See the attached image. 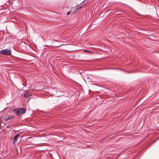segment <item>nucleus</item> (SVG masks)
<instances>
[{
	"instance_id": "obj_1",
	"label": "nucleus",
	"mask_w": 159,
	"mask_h": 159,
	"mask_svg": "<svg viewBox=\"0 0 159 159\" xmlns=\"http://www.w3.org/2000/svg\"><path fill=\"white\" fill-rule=\"evenodd\" d=\"M26 109L25 108H16L13 109L12 111L17 116L25 114L26 112Z\"/></svg>"
},
{
	"instance_id": "obj_2",
	"label": "nucleus",
	"mask_w": 159,
	"mask_h": 159,
	"mask_svg": "<svg viewBox=\"0 0 159 159\" xmlns=\"http://www.w3.org/2000/svg\"><path fill=\"white\" fill-rule=\"evenodd\" d=\"M0 53L2 55L9 56L11 54V51L8 49H4L1 50L0 51Z\"/></svg>"
},
{
	"instance_id": "obj_3",
	"label": "nucleus",
	"mask_w": 159,
	"mask_h": 159,
	"mask_svg": "<svg viewBox=\"0 0 159 159\" xmlns=\"http://www.w3.org/2000/svg\"><path fill=\"white\" fill-rule=\"evenodd\" d=\"M19 136V134H17L14 136L12 140V143L13 144H15V143L16 141L17 138Z\"/></svg>"
},
{
	"instance_id": "obj_4",
	"label": "nucleus",
	"mask_w": 159,
	"mask_h": 159,
	"mask_svg": "<svg viewBox=\"0 0 159 159\" xmlns=\"http://www.w3.org/2000/svg\"><path fill=\"white\" fill-rule=\"evenodd\" d=\"M31 95L30 93H25L24 95V96L25 97H26V98H30L31 97Z\"/></svg>"
},
{
	"instance_id": "obj_5",
	"label": "nucleus",
	"mask_w": 159,
	"mask_h": 159,
	"mask_svg": "<svg viewBox=\"0 0 159 159\" xmlns=\"http://www.w3.org/2000/svg\"><path fill=\"white\" fill-rule=\"evenodd\" d=\"M13 118H14V116L12 115H11V116H8V118H7V119L6 120L7 121L8 120H10L11 119H12Z\"/></svg>"
},
{
	"instance_id": "obj_6",
	"label": "nucleus",
	"mask_w": 159,
	"mask_h": 159,
	"mask_svg": "<svg viewBox=\"0 0 159 159\" xmlns=\"http://www.w3.org/2000/svg\"><path fill=\"white\" fill-rule=\"evenodd\" d=\"M70 11H68V12H67V15H69V14H70Z\"/></svg>"
},
{
	"instance_id": "obj_7",
	"label": "nucleus",
	"mask_w": 159,
	"mask_h": 159,
	"mask_svg": "<svg viewBox=\"0 0 159 159\" xmlns=\"http://www.w3.org/2000/svg\"><path fill=\"white\" fill-rule=\"evenodd\" d=\"M82 8V7H80L77 8V9H79Z\"/></svg>"
},
{
	"instance_id": "obj_8",
	"label": "nucleus",
	"mask_w": 159,
	"mask_h": 159,
	"mask_svg": "<svg viewBox=\"0 0 159 159\" xmlns=\"http://www.w3.org/2000/svg\"><path fill=\"white\" fill-rule=\"evenodd\" d=\"M84 52H89V51H84Z\"/></svg>"
},
{
	"instance_id": "obj_9",
	"label": "nucleus",
	"mask_w": 159,
	"mask_h": 159,
	"mask_svg": "<svg viewBox=\"0 0 159 159\" xmlns=\"http://www.w3.org/2000/svg\"><path fill=\"white\" fill-rule=\"evenodd\" d=\"M23 85L24 86H26V85Z\"/></svg>"
}]
</instances>
